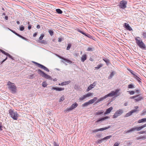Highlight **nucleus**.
I'll return each instance as SVG.
<instances>
[{
    "mask_svg": "<svg viewBox=\"0 0 146 146\" xmlns=\"http://www.w3.org/2000/svg\"><path fill=\"white\" fill-rule=\"evenodd\" d=\"M120 91V89H116L115 91H111V92L107 94L108 97H112L114 96L117 97L120 96L121 93L119 91Z\"/></svg>",
    "mask_w": 146,
    "mask_h": 146,
    "instance_id": "1",
    "label": "nucleus"
},
{
    "mask_svg": "<svg viewBox=\"0 0 146 146\" xmlns=\"http://www.w3.org/2000/svg\"><path fill=\"white\" fill-rule=\"evenodd\" d=\"M9 113L11 117L15 120H17L18 116L19 114L16 111H14L10 109L9 111Z\"/></svg>",
    "mask_w": 146,
    "mask_h": 146,
    "instance_id": "2",
    "label": "nucleus"
},
{
    "mask_svg": "<svg viewBox=\"0 0 146 146\" xmlns=\"http://www.w3.org/2000/svg\"><path fill=\"white\" fill-rule=\"evenodd\" d=\"M7 84L9 86V88L12 93H15L16 92V87L14 83L9 82Z\"/></svg>",
    "mask_w": 146,
    "mask_h": 146,
    "instance_id": "3",
    "label": "nucleus"
},
{
    "mask_svg": "<svg viewBox=\"0 0 146 146\" xmlns=\"http://www.w3.org/2000/svg\"><path fill=\"white\" fill-rule=\"evenodd\" d=\"M38 73L41 75L42 77L50 80H52V78L50 76L46 74L41 70L38 69Z\"/></svg>",
    "mask_w": 146,
    "mask_h": 146,
    "instance_id": "4",
    "label": "nucleus"
},
{
    "mask_svg": "<svg viewBox=\"0 0 146 146\" xmlns=\"http://www.w3.org/2000/svg\"><path fill=\"white\" fill-rule=\"evenodd\" d=\"M78 106V104L76 102L72 104L69 108H67L64 111L66 112H69L76 108Z\"/></svg>",
    "mask_w": 146,
    "mask_h": 146,
    "instance_id": "5",
    "label": "nucleus"
},
{
    "mask_svg": "<svg viewBox=\"0 0 146 146\" xmlns=\"http://www.w3.org/2000/svg\"><path fill=\"white\" fill-rule=\"evenodd\" d=\"M123 112V111L121 109L117 110L113 115V118H114L117 117L118 116H120Z\"/></svg>",
    "mask_w": 146,
    "mask_h": 146,
    "instance_id": "6",
    "label": "nucleus"
},
{
    "mask_svg": "<svg viewBox=\"0 0 146 146\" xmlns=\"http://www.w3.org/2000/svg\"><path fill=\"white\" fill-rule=\"evenodd\" d=\"M32 62L34 63L36 65H37V66L39 68H41L44 69V70H45L47 72H49V70L47 68H46L43 65H42L34 61H33Z\"/></svg>",
    "mask_w": 146,
    "mask_h": 146,
    "instance_id": "7",
    "label": "nucleus"
},
{
    "mask_svg": "<svg viewBox=\"0 0 146 146\" xmlns=\"http://www.w3.org/2000/svg\"><path fill=\"white\" fill-rule=\"evenodd\" d=\"M93 95V93H89L86 94L80 97L79 100L80 101H82L85 100L86 98H88Z\"/></svg>",
    "mask_w": 146,
    "mask_h": 146,
    "instance_id": "8",
    "label": "nucleus"
},
{
    "mask_svg": "<svg viewBox=\"0 0 146 146\" xmlns=\"http://www.w3.org/2000/svg\"><path fill=\"white\" fill-rule=\"evenodd\" d=\"M127 2L124 1H120L119 4L120 7L123 9H124L126 8Z\"/></svg>",
    "mask_w": 146,
    "mask_h": 146,
    "instance_id": "9",
    "label": "nucleus"
},
{
    "mask_svg": "<svg viewBox=\"0 0 146 146\" xmlns=\"http://www.w3.org/2000/svg\"><path fill=\"white\" fill-rule=\"evenodd\" d=\"M110 128V126H109L108 127H104V128H101L98 129H96L95 130H93L92 132L94 133H96L99 131H104V130H106V129H109Z\"/></svg>",
    "mask_w": 146,
    "mask_h": 146,
    "instance_id": "10",
    "label": "nucleus"
},
{
    "mask_svg": "<svg viewBox=\"0 0 146 146\" xmlns=\"http://www.w3.org/2000/svg\"><path fill=\"white\" fill-rule=\"evenodd\" d=\"M137 111V110H132L131 111H130V112H129L127 113L125 115L124 117H129V116H130L131 115L132 113H135V112H136Z\"/></svg>",
    "mask_w": 146,
    "mask_h": 146,
    "instance_id": "11",
    "label": "nucleus"
},
{
    "mask_svg": "<svg viewBox=\"0 0 146 146\" xmlns=\"http://www.w3.org/2000/svg\"><path fill=\"white\" fill-rule=\"evenodd\" d=\"M57 56L60 58H61V59H62L63 60H64V61H63V60H62V62H63L64 63H65V62L64 61H65V62H68V63H69V64H71L72 63V62L68 60V59H65L64 58H63V57H62L61 56H58L57 55Z\"/></svg>",
    "mask_w": 146,
    "mask_h": 146,
    "instance_id": "12",
    "label": "nucleus"
},
{
    "mask_svg": "<svg viewBox=\"0 0 146 146\" xmlns=\"http://www.w3.org/2000/svg\"><path fill=\"white\" fill-rule=\"evenodd\" d=\"M143 98L140 95H137L135 96V98L134 100H135L136 102H138L141 101L142 99Z\"/></svg>",
    "mask_w": 146,
    "mask_h": 146,
    "instance_id": "13",
    "label": "nucleus"
},
{
    "mask_svg": "<svg viewBox=\"0 0 146 146\" xmlns=\"http://www.w3.org/2000/svg\"><path fill=\"white\" fill-rule=\"evenodd\" d=\"M96 83L95 82L93 83L92 84L90 85L88 87L87 91H89L92 88H94L96 86Z\"/></svg>",
    "mask_w": 146,
    "mask_h": 146,
    "instance_id": "14",
    "label": "nucleus"
},
{
    "mask_svg": "<svg viewBox=\"0 0 146 146\" xmlns=\"http://www.w3.org/2000/svg\"><path fill=\"white\" fill-rule=\"evenodd\" d=\"M51 90H55L56 91H61L64 90V88L59 87L56 88L52 87Z\"/></svg>",
    "mask_w": 146,
    "mask_h": 146,
    "instance_id": "15",
    "label": "nucleus"
},
{
    "mask_svg": "<svg viewBox=\"0 0 146 146\" xmlns=\"http://www.w3.org/2000/svg\"><path fill=\"white\" fill-rule=\"evenodd\" d=\"M137 45L141 49H144L145 48V46L144 43L142 42L139 43Z\"/></svg>",
    "mask_w": 146,
    "mask_h": 146,
    "instance_id": "16",
    "label": "nucleus"
},
{
    "mask_svg": "<svg viewBox=\"0 0 146 146\" xmlns=\"http://www.w3.org/2000/svg\"><path fill=\"white\" fill-rule=\"evenodd\" d=\"M108 97L107 94L105 95V96L100 98V99H99L96 102V103H97L99 102H100L101 101H103L104 99L107 98Z\"/></svg>",
    "mask_w": 146,
    "mask_h": 146,
    "instance_id": "17",
    "label": "nucleus"
},
{
    "mask_svg": "<svg viewBox=\"0 0 146 146\" xmlns=\"http://www.w3.org/2000/svg\"><path fill=\"white\" fill-rule=\"evenodd\" d=\"M138 127H135L126 131V133H129L131 132L134 131L135 130L138 131Z\"/></svg>",
    "mask_w": 146,
    "mask_h": 146,
    "instance_id": "18",
    "label": "nucleus"
},
{
    "mask_svg": "<svg viewBox=\"0 0 146 146\" xmlns=\"http://www.w3.org/2000/svg\"><path fill=\"white\" fill-rule=\"evenodd\" d=\"M110 117L108 116H106L103 117H102L99 119L97 120L96 121V122H99L100 121H102L104 120L109 118Z\"/></svg>",
    "mask_w": 146,
    "mask_h": 146,
    "instance_id": "19",
    "label": "nucleus"
},
{
    "mask_svg": "<svg viewBox=\"0 0 146 146\" xmlns=\"http://www.w3.org/2000/svg\"><path fill=\"white\" fill-rule=\"evenodd\" d=\"M135 40L137 44L142 42V40L139 37H136L135 38Z\"/></svg>",
    "mask_w": 146,
    "mask_h": 146,
    "instance_id": "20",
    "label": "nucleus"
},
{
    "mask_svg": "<svg viewBox=\"0 0 146 146\" xmlns=\"http://www.w3.org/2000/svg\"><path fill=\"white\" fill-rule=\"evenodd\" d=\"M125 27L127 30L129 31L132 30V29L129 26V24L127 23H125Z\"/></svg>",
    "mask_w": 146,
    "mask_h": 146,
    "instance_id": "21",
    "label": "nucleus"
},
{
    "mask_svg": "<svg viewBox=\"0 0 146 146\" xmlns=\"http://www.w3.org/2000/svg\"><path fill=\"white\" fill-rule=\"evenodd\" d=\"M71 82V81L70 80L67 81H66L64 82H62L61 83V84H59V85H61V86H63V85H67L69 83H70Z\"/></svg>",
    "mask_w": 146,
    "mask_h": 146,
    "instance_id": "22",
    "label": "nucleus"
},
{
    "mask_svg": "<svg viewBox=\"0 0 146 146\" xmlns=\"http://www.w3.org/2000/svg\"><path fill=\"white\" fill-rule=\"evenodd\" d=\"M113 108L112 107H110L109 108L107 109L106 110L104 113V114H106L110 113L111 111L113 110Z\"/></svg>",
    "mask_w": 146,
    "mask_h": 146,
    "instance_id": "23",
    "label": "nucleus"
},
{
    "mask_svg": "<svg viewBox=\"0 0 146 146\" xmlns=\"http://www.w3.org/2000/svg\"><path fill=\"white\" fill-rule=\"evenodd\" d=\"M87 59V55L86 54H84L82 55L81 58V60L82 62H84Z\"/></svg>",
    "mask_w": 146,
    "mask_h": 146,
    "instance_id": "24",
    "label": "nucleus"
},
{
    "mask_svg": "<svg viewBox=\"0 0 146 146\" xmlns=\"http://www.w3.org/2000/svg\"><path fill=\"white\" fill-rule=\"evenodd\" d=\"M104 112V111L102 110H99L95 113V114L96 115H100L103 114Z\"/></svg>",
    "mask_w": 146,
    "mask_h": 146,
    "instance_id": "25",
    "label": "nucleus"
},
{
    "mask_svg": "<svg viewBox=\"0 0 146 146\" xmlns=\"http://www.w3.org/2000/svg\"><path fill=\"white\" fill-rule=\"evenodd\" d=\"M138 123H141L146 122V118L142 119H139L138 121Z\"/></svg>",
    "mask_w": 146,
    "mask_h": 146,
    "instance_id": "26",
    "label": "nucleus"
},
{
    "mask_svg": "<svg viewBox=\"0 0 146 146\" xmlns=\"http://www.w3.org/2000/svg\"><path fill=\"white\" fill-rule=\"evenodd\" d=\"M115 72L114 71H112L110 74V76L108 77V79H111L112 77L114 76V74H115Z\"/></svg>",
    "mask_w": 146,
    "mask_h": 146,
    "instance_id": "27",
    "label": "nucleus"
},
{
    "mask_svg": "<svg viewBox=\"0 0 146 146\" xmlns=\"http://www.w3.org/2000/svg\"><path fill=\"white\" fill-rule=\"evenodd\" d=\"M103 60L106 63L107 65H108L110 63V60L108 59H106V58H103Z\"/></svg>",
    "mask_w": 146,
    "mask_h": 146,
    "instance_id": "28",
    "label": "nucleus"
},
{
    "mask_svg": "<svg viewBox=\"0 0 146 146\" xmlns=\"http://www.w3.org/2000/svg\"><path fill=\"white\" fill-rule=\"evenodd\" d=\"M137 140H139L140 139H146V136H141L139 137H137Z\"/></svg>",
    "mask_w": 146,
    "mask_h": 146,
    "instance_id": "29",
    "label": "nucleus"
},
{
    "mask_svg": "<svg viewBox=\"0 0 146 146\" xmlns=\"http://www.w3.org/2000/svg\"><path fill=\"white\" fill-rule=\"evenodd\" d=\"M78 31L81 33L82 34L84 35H85V36H87V37H89V34H88V35H86L85 33H84L82 31L80 30L79 29H78L77 30Z\"/></svg>",
    "mask_w": 146,
    "mask_h": 146,
    "instance_id": "30",
    "label": "nucleus"
},
{
    "mask_svg": "<svg viewBox=\"0 0 146 146\" xmlns=\"http://www.w3.org/2000/svg\"><path fill=\"white\" fill-rule=\"evenodd\" d=\"M141 35L142 36V37L144 39L146 38V32H143L141 33Z\"/></svg>",
    "mask_w": 146,
    "mask_h": 146,
    "instance_id": "31",
    "label": "nucleus"
},
{
    "mask_svg": "<svg viewBox=\"0 0 146 146\" xmlns=\"http://www.w3.org/2000/svg\"><path fill=\"white\" fill-rule=\"evenodd\" d=\"M134 77L138 82L140 84L141 83V81H140V80H141V79L138 77L137 76V75H136V76H135Z\"/></svg>",
    "mask_w": 146,
    "mask_h": 146,
    "instance_id": "32",
    "label": "nucleus"
},
{
    "mask_svg": "<svg viewBox=\"0 0 146 146\" xmlns=\"http://www.w3.org/2000/svg\"><path fill=\"white\" fill-rule=\"evenodd\" d=\"M90 105V104L88 102H86L84 103V104L82 105V106L84 107L87 106H88Z\"/></svg>",
    "mask_w": 146,
    "mask_h": 146,
    "instance_id": "33",
    "label": "nucleus"
},
{
    "mask_svg": "<svg viewBox=\"0 0 146 146\" xmlns=\"http://www.w3.org/2000/svg\"><path fill=\"white\" fill-rule=\"evenodd\" d=\"M48 32L49 33L51 36H52L53 35V33H54V32L52 30H51L48 29Z\"/></svg>",
    "mask_w": 146,
    "mask_h": 146,
    "instance_id": "34",
    "label": "nucleus"
},
{
    "mask_svg": "<svg viewBox=\"0 0 146 146\" xmlns=\"http://www.w3.org/2000/svg\"><path fill=\"white\" fill-rule=\"evenodd\" d=\"M111 137L112 136L111 135L107 136L106 137H104V138H103L102 140H104L108 139H110V138H111Z\"/></svg>",
    "mask_w": 146,
    "mask_h": 146,
    "instance_id": "35",
    "label": "nucleus"
},
{
    "mask_svg": "<svg viewBox=\"0 0 146 146\" xmlns=\"http://www.w3.org/2000/svg\"><path fill=\"white\" fill-rule=\"evenodd\" d=\"M128 88H135L134 85L133 84H130L128 85Z\"/></svg>",
    "mask_w": 146,
    "mask_h": 146,
    "instance_id": "36",
    "label": "nucleus"
},
{
    "mask_svg": "<svg viewBox=\"0 0 146 146\" xmlns=\"http://www.w3.org/2000/svg\"><path fill=\"white\" fill-rule=\"evenodd\" d=\"M56 11L58 14H61L62 13V11L60 9H57L56 10Z\"/></svg>",
    "mask_w": 146,
    "mask_h": 146,
    "instance_id": "37",
    "label": "nucleus"
},
{
    "mask_svg": "<svg viewBox=\"0 0 146 146\" xmlns=\"http://www.w3.org/2000/svg\"><path fill=\"white\" fill-rule=\"evenodd\" d=\"M145 127L144 125H142L141 126L138 127V131H139L141 130L142 129Z\"/></svg>",
    "mask_w": 146,
    "mask_h": 146,
    "instance_id": "38",
    "label": "nucleus"
},
{
    "mask_svg": "<svg viewBox=\"0 0 146 146\" xmlns=\"http://www.w3.org/2000/svg\"><path fill=\"white\" fill-rule=\"evenodd\" d=\"M102 66H103V64H98L97 65V67H95V68L97 69H98L100 68L101 67H102Z\"/></svg>",
    "mask_w": 146,
    "mask_h": 146,
    "instance_id": "39",
    "label": "nucleus"
},
{
    "mask_svg": "<svg viewBox=\"0 0 146 146\" xmlns=\"http://www.w3.org/2000/svg\"><path fill=\"white\" fill-rule=\"evenodd\" d=\"M42 86L44 87H46L47 85V84L46 82H43L42 83Z\"/></svg>",
    "mask_w": 146,
    "mask_h": 146,
    "instance_id": "40",
    "label": "nucleus"
},
{
    "mask_svg": "<svg viewBox=\"0 0 146 146\" xmlns=\"http://www.w3.org/2000/svg\"><path fill=\"white\" fill-rule=\"evenodd\" d=\"M141 115H146V110H143Z\"/></svg>",
    "mask_w": 146,
    "mask_h": 146,
    "instance_id": "41",
    "label": "nucleus"
},
{
    "mask_svg": "<svg viewBox=\"0 0 146 146\" xmlns=\"http://www.w3.org/2000/svg\"><path fill=\"white\" fill-rule=\"evenodd\" d=\"M71 44H68L67 47L66 48V49L68 50H69L70 49L71 47Z\"/></svg>",
    "mask_w": 146,
    "mask_h": 146,
    "instance_id": "42",
    "label": "nucleus"
},
{
    "mask_svg": "<svg viewBox=\"0 0 146 146\" xmlns=\"http://www.w3.org/2000/svg\"><path fill=\"white\" fill-rule=\"evenodd\" d=\"M94 50V48H92L91 47H89L87 49V51H93Z\"/></svg>",
    "mask_w": 146,
    "mask_h": 146,
    "instance_id": "43",
    "label": "nucleus"
},
{
    "mask_svg": "<svg viewBox=\"0 0 146 146\" xmlns=\"http://www.w3.org/2000/svg\"><path fill=\"white\" fill-rule=\"evenodd\" d=\"M24 27L23 25H21L20 27V30L21 31H23L24 30Z\"/></svg>",
    "mask_w": 146,
    "mask_h": 146,
    "instance_id": "44",
    "label": "nucleus"
},
{
    "mask_svg": "<svg viewBox=\"0 0 146 146\" xmlns=\"http://www.w3.org/2000/svg\"><path fill=\"white\" fill-rule=\"evenodd\" d=\"M44 34H41L40 35V36L39 37V40H42V39L43 37H44Z\"/></svg>",
    "mask_w": 146,
    "mask_h": 146,
    "instance_id": "45",
    "label": "nucleus"
},
{
    "mask_svg": "<svg viewBox=\"0 0 146 146\" xmlns=\"http://www.w3.org/2000/svg\"><path fill=\"white\" fill-rule=\"evenodd\" d=\"M34 74H32L29 75L28 76V78H33V76L34 75Z\"/></svg>",
    "mask_w": 146,
    "mask_h": 146,
    "instance_id": "46",
    "label": "nucleus"
},
{
    "mask_svg": "<svg viewBox=\"0 0 146 146\" xmlns=\"http://www.w3.org/2000/svg\"><path fill=\"white\" fill-rule=\"evenodd\" d=\"M64 98L65 97L64 96H62L61 98L60 99V100H59V102H61L63 101V100H64L65 99Z\"/></svg>",
    "mask_w": 146,
    "mask_h": 146,
    "instance_id": "47",
    "label": "nucleus"
},
{
    "mask_svg": "<svg viewBox=\"0 0 146 146\" xmlns=\"http://www.w3.org/2000/svg\"><path fill=\"white\" fill-rule=\"evenodd\" d=\"M128 92H129V94H130V95H133V94L134 93H135V92L134 91H128Z\"/></svg>",
    "mask_w": 146,
    "mask_h": 146,
    "instance_id": "48",
    "label": "nucleus"
},
{
    "mask_svg": "<svg viewBox=\"0 0 146 146\" xmlns=\"http://www.w3.org/2000/svg\"><path fill=\"white\" fill-rule=\"evenodd\" d=\"M0 51L1 52H2L4 54H5V55H6L8 53H7V52H5L4 50H2L1 49H0Z\"/></svg>",
    "mask_w": 146,
    "mask_h": 146,
    "instance_id": "49",
    "label": "nucleus"
},
{
    "mask_svg": "<svg viewBox=\"0 0 146 146\" xmlns=\"http://www.w3.org/2000/svg\"><path fill=\"white\" fill-rule=\"evenodd\" d=\"M11 31H12L13 33H14L15 35L17 36H19L20 35L19 34H18L17 33L13 31L12 30H11Z\"/></svg>",
    "mask_w": 146,
    "mask_h": 146,
    "instance_id": "50",
    "label": "nucleus"
},
{
    "mask_svg": "<svg viewBox=\"0 0 146 146\" xmlns=\"http://www.w3.org/2000/svg\"><path fill=\"white\" fill-rule=\"evenodd\" d=\"M88 102H89L90 104H93L94 102V101L92 99V100H90L88 101Z\"/></svg>",
    "mask_w": 146,
    "mask_h": 146,
    "instance_id": "51",
    "label": "nucleus"
},
{
    "mask_svg": "<svg viewBox=\"0 0 146 146\" xmlns=\"http://www.w3.org/2000/svg\"><path fill=\"white\" fill-rule=\"evenodd\" d=\"M6 55L8 56L9 57V58H11L12 59H13V57L12 56H11L10 55L9 53H7Z\"/></svg>",
    "mask_w": 146,
    "mask_h": 146,
    "instance_id": "52",
    "label": "nucleus"
},
{
    "mask_svg": "<svg viewBox=\"0 0 146 146\" xmlns=\"http://www.w3.org/2000/svg\"><path fill=\"white\" fill-rule=\"evenodd\" d=\"M103 140H102V139L101 140H98L97 143H101L102 142V141Z\"/></svg>",
    "mask_w": 146,
    "mask_h": 146,
    "instance_id": "53",
    "label": "nucleus"
},
{
    "mask_svg": "<svg viewBox=\"0 0 146 146\" xmlns=\"http://www.w3.org/2000/svg\"><path fill=\"white\" fill-rule=\"evenodd\" d=\"M58 42H61L63 39V38H58Z\"/></svg>",
    "mask_w": 146,
    "mask_h": 146,
    "instance_id": "54",
    "label": "nucleus"
},
{
    "mask_svg": "<svg viewBox=\"0 0 146 146\" xmlns=\"http://www.w3.org/2000/svg\"><path fill=\"white\" fill-rule=\"evenodd\" d=\"M19 37H20L22 38V39L25 40H27V39L26 38H25L23 36L21 35H20L19 36Z\"/></svg>",
    "mask_w": 146,
    "mask_h": 146,
    "instance_id": "55",
    "label": "nucleus"
},
{
    "mask_svg": "<svg viewBox=\"0 0 146 146\" xmlns=\"http://www.w3.org/2000/svg\"><path fill=\"white\" fill-rule=\"evenodd\" d=\"M119 144V143H118L117 142H116L113 145V146H118Z\"/></svg>",
    "mask_w": 146,
    "mask_h": 146,
    "instance_id": "56",
    "label": "nucleus"
},
{
    "mask_svg": "<svg viewBox=\"0 0 146 146\" xmlns=\"http://www.w3.org/2000/svg\"><path fill=\"white\" fill-rule=\"evenodd\" d=\"M145 132H146V131H140V132H138V133L139 134H143L145 133Z\"/></svg>",
    "mask_w": 146,
    "mask_h": 146,
    "instance_id": "57",
    "label": "nucleus"
},
{
    "mask_svg": "<svg viewBox=\"0 0 146 146\" xmlns=\"http://www.w3.org/2000/svg\"><path fill=\"white\" fill-rule=\"evenodd\" d=\"M54 146H59V145L57 144L55 142H54Z\"/></svg>",
    "mask_w": 146,
    "mask_h": 146,
    "instance_id": "58",
    "label": "nucleus"
},
{
    "mask_svg": "<svg viewBox=\"0 0 146 146\" xmlns=\"http://www.w3.org/2000/svg\"><path fill=\"white\" fill-rule=\"evenodd\" d=\"M97 98L96 97H95L93 99H92L94 101V102H95L97 99Z\"/></svg>",
    "mask_w": 146,
    "mask_h": 146,
    "instance_id": "59",
    "label": "nucleus"
},
{
    "mask_svg": "<svg viewBox=\"0 0 146 146\" xmlns=\"http://www.w3.org/2000/svg\"><path fill=\"white\" fill-rule=\"evenodd\" d=\"M7 57H6V58L4 59V60L1 62V64H2L6 60H7Z\"/></svg>",
    "mask_w": 146,
    "mask_h": 146,
    "instance_id": "60",
    "label": "nucleus"
},
{
    "mask_svg": "<svg viewBox=\"0 0 146 146\" xmlns=\"http://www.w3.org/2000/svg\"><path fill=\"white\" fill-rule=\"evenodd\" d=\"M31 28V25H29L28 26V28L29 30H30Z\"/></svg>",
    "mask_w": 146,
    "mask_h": 146,
    "instance_id": "61",
    "label": "nucleus"
},
{
    "mask_svg": "<svg viewBox=\"0 0 146 146\" xmlns=\"http://www.w3.org/2000/svg\"><path fill=\"white\" fill-rule=\"evenodd\" d=\"M46 42L45 40H42L41 41L40 43H44V44H45V42Z\"/></svg>",
    "mask_w": 146,
    "mask_h": 146,
    "instance_id": "62",
    "label": "nucleus"
},
{
    "mask_svg": "<svg viewBox=\"0 0 146 146\" xmlns=\"http://www.w3.org/2000/svg\"><path fill=\"white\" fill-rule=\"evenodd\" d=\"M131 72V73L133 74L134 76V77L136 76V75L135 74L133 73V72L132 71V72Z\"/></svg>",
    "mask_w": 146,
    "mask_h": 146,
    "instance_id": "63",
    "label": "nucleus"
},
{
    "mask_svg": "<svg viewBox=\"0 0 146 146\" xmlns=\"http://www.w3.org/2000/svg\"><path fill=\"white\" fill-rule=\"evenodd\" d=\"M40 28V26L39 25H38L36 26V28L38 29H39Z\"/></svg>",
    "mask_w": 146,
    "mask_h": 146,
    "instance_id": "64",
    "label": "nucleus"
}]
</instances>
